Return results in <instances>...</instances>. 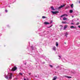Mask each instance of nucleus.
I'll list each match as a JSON object with an SVG mask.
<instances>
[{
	"instance_id": "nucleus-1",
	"label": "nucleus",
	"mask_w": 80,
	"mask_h": 80,
	"mask_svg": "<svg viewBox=\"0 0 80 80\" xmlns=\"http://www.w3.org/2000/svg\"><path fill=\"white\" fill-rule=\"evenodd\" d=\"M5 78L7 79V80H10V73H9L6 76V75H5L4 76Z\"/></svg>"
},
{
	"instance_id": "nucleus-2",
	"label": "nucleus",
	"mask_w": 80,
	"mask_h": 80,
	"mask_svg": "<svg viewBox=\"0 0 80 80\" xmlns=\"http://www.w3.org/2000/svg\"><path fill=\"white\" fill-rule=\"evenodd\" d=\"M17 68L15 66H14V68H12L11 70V71L12 72H15V70H17Z\"/></svg>"
},
{
	"instance_id": "nucleus-3",
	"label": "nucleus",
	"mask_w": 80,
	"mask_h": 80,
	"mask_svg": "<svg viewBox=\"0 0 80 80\" xmlns=\"http://www.w3.org/2000/svg\"><path fill=\"white\" fill-rule=\"evenodd\" d=\"M58 11H51V13H52L53 14H56L57 13H58Z\"/></svg>"
},
{
	"instance_id": "nucleus-4",
	"label": "nucleus",
	"mask_w": 80,
	"mask_h": 80,
	"mask_svg": "<svg viewBox=\"0 0 80 80\" xmlns=\"http://www.w3.org/2000/svg\"><path fill=\"white\" fill-rule=\"evenodd\" d=\"M65 4H64L62 5H61L60 7H59L58 9H60L61 8H63V7H65Z\"/></svg>"
},
{
	"instance_id": "nucleus-5",
	"label": "nucleus",
	"mask_w": 80,
	"mask_h": 80,
	"mask_svg": "<svg viewBox=\"0 0 80 80\" xmlns=\"http://www.w3.org/2000/svg\"><path fill=\"white\" fill-rule=\"evenodd\" d=\"M44 24L45 25H48L49 24H50V23H49V22H44Z\"/></svg>"
},
{
	"instance_id": "nucleus-6",
	"label": "nucleus",
	"mask_w": 80,
	"mask_h": 80,
	"mask_svg": "<svg viewBox=\"0 0 80 80\" xmlns=\"http://www.w3.org/2000/svg\"><path fill=\"white\" fill-rule=\"evenodd\" d=\"M68 27V26L67 25H66L64 26V27L63 30H66V28Z\"/></svg>"
},
{
	"instance_id": "nucleus-7",
	"label": "nucleus",
	"mask_w": 80,
	"mask_h": 80,
	"mask_svg": "<svg viewBox=\"0 0 80 80\" xmlns=\"http://www.w3.org/2000/svg\"><path fill=\"white\" fill-rule=\"evenodd\" d=\"M64 77H66V78H72V77H70V76H65Z\"/></svg>"
},
{
	"instance_id": "nucleus-8",
	"label": "nucleus",
	"mask_w": 80,
	"mask_h": 80,
	"mask_svg": "<svg viewBox=\"0 0 80 80\" xmlns=\"http://www.w3.org/2000/svg\"><path fill=\"white\" fill-rule=\"evenodd\" d=\"M57 78V77L56 76H55L54 77L53 79H52V80H55Z\"/></svg>"
},
{
	"instance_id": "nucleus-9",
	"label": "nucleus",
	"mask_w": 80,
	"mask_h": 80,
	"mask_svg": "<svg viewBox=\"0 0 80 80\" xmlns=\"http://www.w3.org/2000/svg\"><path fill=\"white\" fill-rule=\"evenodd\" d=\"M12 77H13V75L11 73H10V79L12 78Z\"/></svg>"
},
{
	"instance_id": "nucleus-10",
	"label": "nucleus",
	"mask_w": 80,
	"mask_h": 80,
	"mask_svg": "<svg viewBox=\"0 0 80 80\" xmlns=\"http://www.w3.org/2000/svg\"><path fill=\"white\" fill-rule=\"evenodd\" d=\"M53 50L54 51H56V47L54 46L53 48Z\"/></svg>"
},
{
	"instance_id": "nucleus-11",
	"label": "nucleus",
	"mask_w": 80,
	"mask_h": 80,
	"mask_svg": "<svg viewBox=\"0 0 80 80\" xmlns=\"http://www.w3.org/2000/svg\"><path fill=\"white\" fill-rule=\"evenodd\" d=\"M51 9L52 10H55L53 6L51 7Z\"/></svg>"
},
{
	"instance_id": "nucleus-12",
	"label": "nucleus",
	"mask_w": 80,
	"mask_h": 80,
	"mask_svg": "<svg viewBox=\"0 0 80 80\" xmlns=\"http://www.w3.org/2000/svg\"><path fill=\"white\" fill-rule=\"evenodd\" d=\"M65 15L66 16H68L67 15V14H64V15H62L60 17H61V18H62V17H63L64 16H65Z\"/></svg>"
},
{
	"instance_id": "nucleus-13",
	"label": "nucleus",
	"mask_w": 80,
	"mask_h": 80,
	"mask_svg": "<svg viewBox=\"0 0 80 80\" xmlns=\"http://www.w3.org/2000/svg\"><path fill=\"white\" fill-rule=\"evenodd\" d=\"M31 49L32 50H33V47L32 46L31 47Z\"/></svg>"
},
{
	"instance_id": "nucleus-14",
	"label": "nucleus",
	"mask_w": 80,
	"mask_h": 80,
	"mask_svg": "<svg viewBox=\"0 0 80 80\" xmlns=\"http://www.w3.org/2000/svg\"><path fill=\"white\" fill-rule=\"evenodd\" d=\"M12 3L16 2V0H12Z\"/></svg>"
},
{
	"instance_id": "nucleus-15",
	"label": "nucleus",
	"mask_w": 80,
	"mask_h": 80,
	"mask_svg": "<svg viewBox=\"0 0 80 80\" xmlns=\"http://www.w3.org/2000/svg\"><path fill=\"white\" fill-rule=\"evenodd\" d=\"M69 12L71 13H73V10H70L69 11Z\"/></svg>"
},
{
	"instance_id": "nucleus-16",
	"label": "nucleus",
	"mask_w": 80,
	"mask_h": 80,
	"mask_svg": "<svg viewBox=\"0 0 80 80\" xmlns=\"http://www.w3.org/2000/svg\"><path fill=\"white\" fill-rule=\"evenodd\" d=\"M70 28H71V29H72V28H75V27L73 26H71L70 27Z\"/></svg>"
},
{
	"instance_id": "nucleus-17",
	"label": "nucleus",
	"mask_w": 80,
	"mask_h": 80,
	"mask_svg": "<svg viewBox=\"0 0 80 80\" xmlns=\"http://www.w3.org/2000/svg\"><path fill=\"white\" fill-rule=\"evenodd\" d=\"M71 8H73V4H72L71 5Z\"/></svg>"
},
{
	"instance_id": "nucleus-18",
	"label": "nucleus",
	"mask_w": 80,
	"mask_h": 80,
	"mask_svg": "<svg viewBox=\"0 0 80 80\" xmlns=\"http://www.w3.org/2000/svg\"><path fill=\"white\" fill-rule=\"evenodd\" d=\"M67 20V18H63V20Z\"/></svg>"
},
{
	"instance_id": "nucleus-19",
	"label": "nucleus",
	"mask_w": 80,
	"mask_h": 80,
	"mask_svg": "<svg viewBox=\"0 0 80 80\" xmlns=\"http://www.w3.org/2000/svg\"><path fill=\"white\" fill-rule=\"evenodd\" d=\"M56 46H57V47H58V42H57L56 43Z\"/></svg>"
},
{
	"instance_id": "nucleus-20",
	"label": "nucleus",
	"mask_w": 80,
	"mask_h": 80,
	"mask_svg": "<svg viewBox=\"0 0 80 80\" xmlns=\"http://www.w3.org/2000/svg\"><path fill=\"white\" fill-rule=\"evenodd\" d=\"M42 33H39L40 36H45V35H42Z\"/></svg>"
},
{
	"instance_id": "nucleus-21",
	"label": "nucleus",
	"mask_w": 80,
	"mask_h": 80,
	"mask_svg": "<svg viewBox=\"0 0 80 80\" xmlns=\"http://www.w3.org/2000/svg\"><path fill=\"white\" fill-rule=\"evenodd\" d=\"M65 36H67V35H68V33L67 32H66L65 34Z\"/></svg>"
},
{
	"instance_id": "nucleus-22",
	"label": "nucleus",
	"mask_w": 80,
	"mask_h": 80,
	"mask_svg": "<svg viewBox=\"0 0 80 80\" xmlns=\"http://www.w3.org/2000/svg\"><path fill=\"white\" fill-rule=\"evenodd\" d=\"M49 65L51 68H53V66L52 65Z\"/></svg>"
},
{
	"instance_id": "nucleus-23",
	"label": "nucleus",
	"mask_w": 80,
	"mask_h": 80,
	"mask_svg": "<svg viewBox=\"0 0 80 80\" xmlns=\"http://www.w3.org/2000/svg\"><path fill=\"white\" fill-rule=\"evenodd\" d=\"M62 23H66V22H62Z\"/></svg>"
},
{
	"instance_id": "nucleus-24",
	"label": "nucleus",
	"mask_w": 80,
	"mask_h": 80,
	"mask_svg": "<svg viewBox=\"0 0 80 80\" xmlns=\"http://www.w3.org/2000/svg\"><path fill=\"white\" fill-rule=\"evenodd\" d=\"M58 57H59V59H61V56H58Z\"/></svg>"
},
{
	"instance_id": "nucleus-25",
	"label": "nucleus",
	"mask_w": 80,
	"mask_h": 80,
	"mask_svg": "<svg viewBox=\"0 0 80 80\" xmlns=\"http://www.w3.org/2000/svg\"><path fill=\"white\" fill-rule=\"evenodd\" d=\"M46 18V17H45V16H42V18Z\"/></svg>"
},
{
	"instance_id": "nucleus-26",
	"label": "nucleus",
	"mask_w": 80,
	"mask_h": 80,
	"mask_svg": "<svg viewBox=\"0 0 80 80\" xmlns=\"http://www.w3.org/2000/svg\"><path fill=\"white\" fill-rule=\"evenodd\" d=\"M52 22H53V21L52 20H51V21L50 23H50H50H52Z\"/></svg>"
},
{
	"instance_id": "nucleus-27",
	"label": "nucleus",
	"mask_w": 80,
	"mask_h": 80,
	"mask_svg": "<svg viewBox=\"0 0 80 80\" xmlns=\"http://www.w3.org/2000/svg\"><path fill=\"white\" fill-rule=\"evenodd\" d=\"M19 75H22V73H19Z\"/></svg>"
},
{
	"instance_id": "nucleus-28",
	"label": "nucleus",
	"mask_w": 80,
	"mask_h": 80,
	"mask_svg": "<svg viewBox=\"0 0 80 80\" xmlns=\"http://www.w3.org/2000/svg\"><path fill=\"white\" fill-rule=\"evenodd\" d=\"M59 66H58L56 68H59Z\"/></svg>"
},
{
	"instance_id": "nucleus-29",
	"label": "nucleus",
	"mask_w": 80,
	"mask_h": 80,
	"mask_svg": "<svg viewBox=\"0 0 80 80\" xmlns=\"http://www.w3.org/2000/svg\"><path fill=\"white\" fill-rule=\"evenodd\" d=\"M5 12H6V13H7V12L8 11H7V9H6V10H5Z\"/></svg>"
},
{
	"instance_id": "nucleus-30",
	"label": "nucleus",
	"mask_w": 80,
	"mask_h": 80,
	"mask_svg": "<svg viewBox=\"0 0 80 80\" xmlns=\"http://www.w3.org/2000/svg\"><path fill=\"white\" fill-rule=\"evenodd\" d=\"M71 25H74V23H71Z\"/></svg>"
},
{
	"instance_id": "nucleus-31",
	"label": "nucleus",
	"mask_w": 80,
	"mask_h": 80,
	"mask_svg": "<svg viewBox=\"0 0 80 80\" xmlns=\"http://www.w3.org/2000/svg\"><path fill=\"white\" fill-rule=\"evenodd\" d=\"M51 27H52V26H50V27H48V28H50Z\"/></svg>"
},
{
	"instance_id": "nucleus-32",
	"label": "nucleus",
	"mask_w": 80,
	"mask_h": 80,
	"mask_svg": "<svg viewBox=\"0 0 80 80\" xmlns=\"http://www.w3.org/2000/svg\"><path fill=\"white\" fill-rule=\"evenodd\" d=\"M29 75H31V73H29Z\"/></svg>"
},
{
	"instance_id": "nucleus-33",
	"label": "nucleus",
	"mask_w": 80,
	"mask_h": 80,
	"mask_svg": "<svg viewBox=\"0 0 80 80\" xmlns=\"http://www.w3.org/2000/svg\"><path fill=\"white\" fill-rule=\"evenodd\" d=\"M45 62H42V63H43V64H44V63H45Z\"/></svg>"
},
{
	"instance_id": "nucleus-34",
	"label": "nucleus",
	"mask_w": 80,
	"mask_h": 80,
	"mask_svg": "<svg viewBox=\"0 0 80 80\" xmlns=\"http://www.w3.org/2000/svg\"><path fill=\"white\" fill-rule=\"evenodd\" d=\"M78 24H79V23H77V25H78Z\"/></svg>"
},
{
	"instance_id": "nucleus-35",
	"label": "nucleus",
	"mask_w": 80,
	"mask_h": 80,
	"mask_svg": "<svg viewBox=\"0 0 80 80\" xmlns=\"http://www.w3.org/2000/svg\"><path fill=\"white\" fill-rule=\"evenodd\" d=\"M24 80H26V79H25V78H24Z\"/></svg>"
},
{
	"instance_id": "nucleus-36",
	"label": "nucleus",
	"mask_w": 80,
	"mask_h": 80,
	"mask_svg": "<svg viewBox=\"0 0 80 80\" xmlns=\"http://www.w3.org/2000/svg\"><path fill=\"white\" fill-rule=\"evenodd\" d=\"M72 22H73V20H72Z\"/></svg>"
},
{
	"instance_id": "nucleus-37",
	"label": "nucleus",
	"mask_w": 80,
	"mask_h": 80,
	"mask_svg": "<svg viewBox=\"0 0 80 80\" xmlns=\"http://www.w3.org/2000/svg\"><path fill=\"white\" fill-rule=\"evenodd\" d=\"M52 26H53V25H51V26H50V27H52Z\"/></svg>"
},
{
	"instance_id": "nucleus-38",
	"label": "nucleus",
	"mask_w": 80,
	"mask_h": 80,
	"mask_svg": "<svg viewBox=\"0 0 80 80\" xmlns=\"http://www.w3.org/2000/svg\"><path fill=\"white\" fill-rule=\"evenodd\" d=\"M48 33H49V32L48 31Z\"/></svg>"
},
{
	"instance_id": "nucleus-39",
	"label": "nucleus",
	"mask_w": 80,
	"mask_h": 80,
	"mask_svg": "<svg viewBox=\"0 0 80 80\" xmlns=\"http://www.w3.org/2000/svg\"><path fill=\"white\" fill-rule=\"evenodd\" d=\"M61 27H63V26H62V25L61 26Z\"/></svg>"
},
{
	"instance_id": "nucleus-40",
	"label": "nucleus",
	"mask_w": 80,
	"mask_h": 80,
	"mask_svg": "<svg viewBox=\"0 0 80 80\" xmlns=\"http://www.w3.org/2000/svg\"><path fill=\"white\" fill-rule=\"evenodd\" d=\"M66 36V37H67V36Z\"/></svg>"
},
{
	"instance_id": "nucleus-41",
	"label": "nucleus",
	"mask_w": 80,
	"mask_h": 80,
	"mask_svg": "<svg viewBox=\"0 0 80 80\" xmlns=\"http://www.w3.org/2000/svg\"><path fill=\"white\" fill-rule=\"evenodd\" d=\"M64 43H65V44H66V43H65V42Z\"/></svg>"
},
{
	"instance_id": "nucleus-42",
	"label": "nucleus",
	"mask_w": 80,
	"mask_h": 80,
	"mask_svg": "<svg viewBox=\"0 0 80 80\" xmlns=\"http://www.w3.org/2000/svg\"><path fill=\"white\" fill-rule=\"evenodd\" d=\"M8 70H9V68H8Z\"/></svg>"
},
{
	"instance_id": "nucleus-43",
	"label": "nucleus",
	"mask_w": 80,
	"mask_h": 80,
	"mask_svg": "<svg viewBox=\"0 0 80 80\" xmlns=\"http://www.w3.org/2000/svg\"><path fill=\"white\" fill-rule=\"evenodd\" d=\"M72 17H73V16H72Z\"/></svg>"
},
{
	"instance_id": "nucleus-44",
	"label": "nucleus",
	"mask_w": 80,
	"mask_h": 80,
	"mask_svg": "<svg viewBox=\"0 0 80 80\" xmlns=\"http://www.w3.org/2000/svg\"><path fill=\"white\" fill-rule=\"evenodd\" d=\"M77 20H78V19Z\"/></svg>"
},
{
	"instance_id": "nucleus-45",
	"label": "nucleus",
	"mask_w": 80,
	"mask_h": 80,
	"mask_svg": "<svg viewBox=\"0 0 80 80\" xmlns=\"http://www.w3.org/2000/svg\"><path fill=\"white\" fill-rule=\"evenodd\" d=\"M0 36H1V35L0 34Z\"/></svg>"
},
{
	"instance_id": "nucleus-46",
	"label": "nucleus",
	"mask_w": 80,
	"mask_h": 80,
	"mask_svg": "<svg viewBox=\"0 0 80 80\" xmlns=\"http://www.w3.org/2000/svg\"><path fill=\"white\" fill-rule=\"evenodd\" d=\"M61 28V29H62V28Z\"/></svg>"
},
{
	"instance_id": "nucleus-47",
	"label": "nucleus",
	"mask_w": 80,
	"mask_h": 80,
	"mask_svg": "<svg viewBox=\"0 0 80 80\" xmlns=\"http://www.w3.org/2000/svg\"><path fill=\"white\" fill-rule=\"evenodd\" d=\"M26 63L25 64V65H26Z\"/></svg>"
}]
</instances>
